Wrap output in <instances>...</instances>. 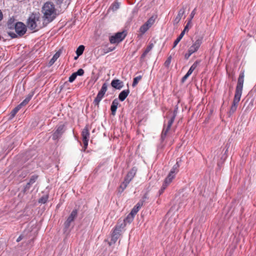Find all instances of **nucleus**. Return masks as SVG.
<instances>
[{"label":"nucleus","mask_w":256,"mask_h":256,"mask_svg":"<svg viewBox=\"0 0 256 256\" xmlns=\"http://www.w3.org/2000/svg\"><path fill=\"white\" fill-rule=\"evenodd\" d=\"M42 19L46 24L52 22L59 14V11L51 2L44 3L41 10Z\"/></svg>","instance_id":"nucleus-1"},{"label":"nucleus","mask_w":256,"mask_h":256,"mask_svg":"<svg viewBox=\"0 0 256 256\" xmlns=\"http://www.w3.org/2000/svg\"><path fill=\"white\" fill-rule=\"evenodd\" d=\"M47 24L44 22L38 14L32 13L28 20L27 26L34 32L46 26Z\"/></svg>","instance_id":"nucleus-2"},{"label":"nucleus","mask_w":256,"mask_h":256,"mask_svg":"<svg viewBox=\"0 0 256 256\" xmlns=\"http://www.w3.org/2000/svg\"><path fill=\"white\" fill-rule=\"evenodd\" d=\"M125 227V224L124 222H119L118 224L115 226L114 228L112 234V238L110 242V244H115L118 238H120L122 230Z\"/></svg>","instance_id":"nucleus-3"},{"label":"nucleus","mask_w":256,"mask_h":256,"mask_svg":"<svg viewBox=\"0 0 256 256\" xmlns=\"http://www.w3.org/2000/svg\"><path fill=\"white\" fill-rule=\"evenodd\" d=\"M244 72H241L238 78L234 94L242 96L243 85L244 82Z\"/></svg>","instance_id":"nucleus-4"},{"label":"nucleus","mask_w":256,"mask_h":256,"mask_svg":"<svg viewBox=\"0 0 256 256\" xmlns=\"http://www.w3.org/2000/svg\"><path fill=\"white\" fill-rule=\"evenodd\" d=\"M126 34L124 31L118 32L110 37V42L111 44H118L121 42L126 38Z\"/></svg>","instance_id":"nucleus-5"},{"label":"nucleus","mask_w":256,"mask_h":256,"mask_svg":"<svg viewBox=\"0 0 256 256\" xmlns=\"http://www.w3.org/2000/svg\"><path fill=\"white\" fill-rule=\"evenodd\" d=\"M90 132L88 126L86 125L82 130V140L84 143V151L88 148V142L90 138Z\"/></svg>","instance_id":"nucleus-6"},{"label":"nucleus","mask_w":256,"mask_h":256,"mask_svg":"<svg viewBox=\"0 0 256 256\" xmlns=\"http://www.w3.org/2000/svg\"><path fill=\"white\" fill-rule=\"evenodd\" d=\"M15 31L20 36H24L27 30L26 26L22 22H16L14 26Z\"/></svg>","instance_id":"nucleus-7"},{"label":"nucleus","mask_w":256,"mask_h":256,"mask_svg":"<svg viewBox=\"0 0 256 256\" xmlns=\"http://www.w3.org/2000/svg\"><path fill=\"white\" fill-rule=\"evenodd\" d=\"M66 128L64 124H60L57 128L56 130L54 132L52 135V138L53 140H59L65 132Z\"/></svg>","instance_id":"nucleus-8"},{"label":"nucleus","mask_w":256,"mask_h":256,"mask_svg":"<svg viewBox=\"0 0 256 256\" xmlns=\"http://www.w3.org/2000/svg\"><path fill=\"white\" fill-rule=\"evenodd\" d=\"M77 215L78 210L76 209L74 210L64 222L65 228L68 229L70 226L71 222L76 218Z\"/></svg>","instance_id":"nucleus-9"},{"label":"nucleus","mask_w":256,"mask_h":256,"mask_svg":"<svg viewBox=\"0 0 256 256\" xmlns=\"http://www.w3.org/2000/svg\"><path fill=\"white\" fill-rule=\"evenodd\" d=\"M204 33H201L199 35H196L195 37L196 41L193 44V53L198 49L200 46L204 38Z\"/></svg>","instance_id":"nucleus-10"},{"label":"nucleus","mask_w":256,"mask_h":256,"mask_svg":"<svg viewBox=\"0 0 256 256\" xmlns=\"http://www.w3.org/2000/svg\"><path fill=\"white\" fill-rule=\"evenodd\" d=\"M241 96L234 94L232 105L229 111L230 115L233 114L236 110L238 102L240 100Z\"/></svg>","instance_id":"nucleus-11"},{"label":"nucleus","mask_w":256,"mask_h":256,"mask_svg":"<svg viewBox=\"0 0 256 256\" xmlns=\"http://www.w3.org/2000/svg\"><path fill=\"white\" fill-rule=\"evenodd\" d=\"M38 178V176L36 174L32 175L30 179L29 182L26 184L24 187L23 192L24 193H26L29 190L30 188L32 185L34 184L36 180Z\"/></svg>","instance_id":"nucleus-12"},{"label":"nucleus","mask_w":256,"mask_h":256,"mask_svg":"<svg viewBox=\"0 0 256 256\" xmlns=\"http://www.w3.org/2000/svg\"><path fill=\"white\" fill-rule=\"evenodd\" d=\"M111 86L116 89L120 90L124 86V83L120 80L115 79L112 81Z\"/></svg>","instance_id":"nucleus-13"},{"label":"nucleus","mask_w":256,"mask_h":256,"mask_svg":"<svg viewBox=\"0 0 256 256\" xmlns=\"http://www.w3.org/2000/svg\"><path fill=\"white\" fill-rule=\"evenodd\" d=\"M136 168H132L127 174L126 176L125 177V179L130 181L132 180L134 177L135 176L136 172Z\"/></svg>","instance_id":"nucleus-14"},{"label":"nucleus","mask_w":256,"mask_h":256,"mask_svg":"<svg viewBox=\"0 0 256 256\" xmlns=\"http://www.w3.org/2000/svg\"><path fill=\"white\" fill-rule=\"evenodd\" d=\"M118 101L117 98L114 99L112 104L111 106H110V110L112 112V114L113 116H114L116 114V112L118 108Z\"/></svg>","instance_id":"nucleus-15"},{"label":"nucleus","mask_w":256,"mask_h":256,"mask_svg":"<svg viewBox=\"0 0 256 256\" xmlns=\"http://www.w3.org/2000/svg\"><path fill=\"white\" fill-rule=\"evenodd\" d=\"M129 93H130V90L128 89L122 90V92H120V94L118 95L119 100L120 101L123 102L126 98L128 96Z\"/></svg>","instance_id":"nucleus-16"},{"label":"nucleus","mask_w":256,"mask_h":256,"mask_svg":"<svg viewBox=\"0 0 256 256\" xmlns=\"http://www.w3.org/2000/svg\"><path fill=\"white\" fill-rule=\"evenodd\" d=\"M34 94V92H31L26 96V98L20 104L22 106L27 104Z\"/></svg>","instance_id":"nucleus-17"},{"label":"nucleus","mask_w":256,"mask_h":256,"mask_svg":"<svg viewBox=\"0 0 256 256\" xmlns=\"http://www.w3.org/2000/svg\"><path fill=\"white\" fill-rule=\"evenodd\" d=\"M184 14V10L183 9H180L179 10L177 16H176V17L175 18L174 20V24H176L179 22L181 20Z\"/></svg>","instance_id":"nucleus-18"},{"label":"nucleus","mask_w":256,"mask_h":256,"mask_svg":"<svg viewBox=\"0 0 256 256\" xmlns=\"http://www.w3.org/2000/svg\"><path fill=\"white\" fill-rule=\"evenodd\" d=\"M104 94L98 92L96 97L95 98L93 102V104L94 106H98L102 98H103Z\"/></svg>","instance_id":"nucleus-19"},{"label":"nucleus","mask_w":256,"mask_h":256,"mask_svg":"<svg viewBox=\"0 0 256 256\" xmlns=\"http://www.w3.org/2000/svg\"><path fill=\"white\" fill-rule=\"evenodd\" d=\"M61 52L60 50L56 52L54 56H52V58L50 59L48 62L49 66H52L54 62L56 60L60 57V54Z\"/></svg>","instance_id":"nucleus-20"},{"label":"nucleus","mask_w":256,"mask_h":256,"mask_svg":"<svg viewBox=\"0 0 256 256\" xmlns=\"http://www.w3.org/2000/svg\"><path fill=\"white\" fill-rule=\"evenodd\" d=\"M16 24L14 19L10 18L7 22V28L10 30H14Z\"/></svg>","instance_id":"nucleus-21"},{"label":"nucleus","mask_w":256,"mask_h":256,"mask_svg":"<svg viewBox=\"0 0 256 256\" xmlns=\"http://www.w3.org/2000/svg\"><path fill=\"white\" fill-rule=\"evenodd\" d=\"M180 165L178 164V162L177 161L176 164H174V166H172V168L171 169L170 173L176 175V174L178 173L179 170Z\"/></svg>","instance_id":"nucleus-22"},{"label":"nucleus","mask_w":256,"mask_h":256,"mask_svg":"<svg viewBox=\"0 0 256 256\" xmlns=\"http://www.w3.org/2000/svg\"><path fill=\"white\" fill-rule=\"evenodd\" d=\"M174 177V174L169 173L167 177L165 178L164 182L168 186Z\"/></svg>","instance_id":"nucleus-23"},{"label":"nucleus","mask_w":256,"mask_h":256,"mask_svg":"<svg viewBox=\"0 0 256 256\" xmlns=\"http://www.w3.org/2000/svg\"><path fill=\"white\" fill-rule=\"evenodd\" d=\"M134 216L131 213H130L126 218L122 222H124V224L126 225V222L130 223L132 222L134 218Z\"/></svg>","instance_id":"nucleus-24"},{"label":"nucleus","mask_w":256,"mask_h":256,"mask_svg":"<svg viewBox=\"0 0 256 256\" xmlns=\"http://www.w3.org/2000/svg\"><path fill=\"white\" fill-rule=\"evenodd\" d=\"M22 106L20 104H18L17 106H16L14 109L12 110L10 114V118H13L16 114L18 112V110L22 108Z\"/></svg>","instance_id":"nucleus-25"},{"label":"nucleus","mask_w":256,"mask_h":256,"mask_svg":"<svg viewBox=\"0 0 256 256\" xmlns=\"http://www.w3.org/2000/svg\"><path fill=\"white\" fill-rule=\"evenodd\" d=\"M150 28L145 23L142 25L140 28V32H141L142 34H144Z\"/></svg>","instance_id":"nucleus-26"},{"label":"nucleus","mask_w":256,"mask_h":256,"mask_svg":"<svg viewBox=\"0 0 256 256\" xmlns=\"http://www.w3.org/2000/svg\"><path fill=\"white\" fill-rule=\"evenodd\" d=\"M155 20L156 18L154 16H152L145 22V24L150 28L154 24Z\"/></svg>","instance_id":"nucleus-27"},{"label":"nucleus","mask_w":256,"mask_h":256,"mask_svg":"<svg viewBox=\"0 0 256 256\" xmlns=\"http://www.w3.org/2000/svg\"><path fill=\"white\" fill-rule=\"evenodd\" d=\"M84 50V46L83 45L80 46L76 50V54L78 55V56H81Z\"/></svg>","instance_id":"nucleus-28"},{"label":"nucleus","mask_w":256,"mask_h":256,"mask_svg":"<svg viewBox=\"0 0 256 256\" xmlns=\"http://www.w3.org/2000/svg\"><path fill=\"white\" fill-rule=\"evenodd\" d=\"M175 117H176V114H174L169 120H168V126H167V127L166 128H165V130H168V131L169 130L170 128H171V126L172 124V123L174 122V118H175Z\"/></svg>","instance_id":"nucleus-29"},{"label":"nucleus","mask_w":256,"mask_h":256,"mask_svg":"<svg viewBox=\"0 0 256 256\" xmlns=\"http://www.w3.org/2000/svg\"><path fill=\"white\" fill-rule=\"evenodd\" d=\"M192 74V66L190 67L186 74L182 78V82H184Z\"/></svg>","instance_id":"nucleus-30"},{"label":"nucleus","mask_w":256,"mask_h":256,"mask_svg":"<svg viewBox=\"0 0 256 256\" xmlns=\"http://www.w3.org/2000/svg\"><path fill=\"white\" fill-rule=\"evenodd\" d=\"M184 33H181L180 36L177 38L175 40V41L174 42V46L173 48H174L176 46V45L178 44V42H180L182 38L184 36Z\"/></svg>","instance_id":"nucleus-31"},{"label":"nucleus","mask_w":256,"mask_h":256,"mask_svg":"<svg viewBox=\"0 0 256 256\" xmlns=\"http://www.w3.org/2000/svg\"><path fill=\"white\" fill-rule=\"evenodd\" d=\"M113 11L116 10L120 8V3L118 2H114L110 6Z\"/></svg>","instance_id":"nucleus-32"},{"label":"nucleus","mask_w":256,"mask_h":256,"mask_svg":"<svg viewBox=\"0 0 256 256\" xmlns=\"http://www.w3.org/2000/svg\"><path fill=\"white\" fill-rule=\"evenodd\" d=\"M142 76H138L134 78V81L132 84V86L134 87L138 84V82L140 80Z\"/></svg>","instance_id":"nucleus-33"},{"label":"nucleus","mask_w":256,"mask_h":256,"mask_svg":"<svg viewBox=\"0 0 256 256\" xmlns=\"http://www.w3.org/2000/svg\"><path fill=\"white\" fill-rule=\"evenodd\" d=\"M107 88H108L107 84L106 83H104L102 84V87L100 90L98 92L104 94L107 90Z\"/></svg>","instance_id":"nucleus-34"},{"label":"nucleus","mask_w":256,"mask_h":256,"mask_svg":"<svg viewBox=\"0 0 256 256\" xmlns=\"http://www.w3.org/2000/svg\"><path fill=\"white\" fill-rule=\"evenodd\" d=\"M48 196H43L39 199L38 202L41 204H45L48 201Z\"/></svg>","instance_id":"nucleus-35"},{"label":"nucleus","mask_w":256,"mask_h":256,"mask_svg":"<svg viewBox=\"0 0 256 256\" xmlns=\"http://www.w3.org/2000/svg\"><path fill=\"white\" fill-rule=\"evenodd\" d=\"M172 56H170L168 57V58L166 60V62H164V65L166 67V68L169 67V66L170 64L171 61H172Z\"/></svg>","instance_id":"nucleus-36"},{"label":"nucleus","mask_w":256,"mask_h":256,"mask_svg":"<svg viewBox=\"0 0 256 256\" xmlns=\"http://www.w3.org/2000/svg\"><path fill=\"white\" fill-rule=\"evenodd\" d=\"M168 186V185H167L164 182L163 183L162 186L161 187V188L160 189V190L158 192L159 195H161L164 192V190L167 188Z\"/></svg>","instance_id":"nucleus-37"},{"label":"nucleus","mask_w":256,"mask_h":256,"mask_svg":"<svg viewBox=\"0 0 256 256\" xmlns=\"http://www.w3.org/2000/svg\"><path fill=\"white\" fill-rule=\"evenodd\" d=\"M127 186H126L125 184H121L120 186H119V188H118V192L119 193H122L124 190L126 188Z\"/></svg>","instance_id":"nucleus-38"},{"label":"nucleus","mask_w":256,"mask_h":256,"mask_svg":"<svg viewBox=\"0 0 256 256\" xmlns=\"http://www.w3.org/2000/svg\"><path fill=\"white\" fill-rule=\"evenodd\" d=\"M127 186H126L125 184H121L120 186H119V188H118V192L119 193H122L124 190L126 188Z\"/></svg>","instance_id":"nucleus-39"},{"label":"nucleus","mask_w":256,"mask_h":256,"mask_svg":"<svg viewBox=\"0 0 256 256\" xmlns=\"http://www.w3.org/2000/svg\"><path fill=\"white\" fill-rule=\"evenodd\" d=\"M76 74L75 72H74L70 77H69V78H68V81L70 82H73L75 79L76 78Z\"/></svg>","instance_id":"nucleus-40"},{"label":"nucleus","mask_w":256,"mask_h":256,"mask_svg":"<svg viewBox=\"0 0 256 256\" xmlns=\"http://www.w3.org/2000/svg\"><path fill=\"white\" fill-rule=\"evenodd\" d=\"M168 132V130H165V128H164L163 129V130L162 132V135H161V138L162 140H164L165 138L166 137Z\"/></svg>","instance_id":"nucleus-41"},{"label":"nucleus","mask_w":256,"mask_h":256,"mask_svg":"<svg viewBox=\"0 0 256 256\" xmlns=\"http://www.w3.org/2000/svg\"><path fill=\"white\" fill-rule=\"evenodd\" d=\"M144 204V200H140L136 204L135 206L136 208H137L138 210Z\"/></svg>","instance_id":"nucleus-42"},{"label":"nucleus","mask_w":256,"mask_h":256,"mask_svg":"<svg viewBox=\"0 0 256 256\" xmlns=\"http://www.w3.org/2000/svg\"><path fill=\"white\" fill-rule=\"evenodd\" d=\"M192 54V50H190V48L188 50V51L187 53L184 54V58L186 60H188L190 56Z\"/></svg>","instance_id":"nucleus-43"},{"label":"nucleus","mask_w":256,"mask_h":256,"mask_svg":"<svg viewBox=\"0 0 256 256\" xmlns=\"http://www.w3.org/2000/svg\"><path fill=\"white\" fill-rule=\"evenodd\" d=\"M76 74V76H82L84 74V70L82 68H80L79 70H78L75 72Z\"/></svg>","instance_id":"nucleus-44"},{"label":"nucleus","mask_w":256,"mask_h":256,"mask_svg":"<svg viewBox=\"0 0 256 256\" xmlns=\"http://www.w3.org/2000/svg\"><path fill=\"white\" fill-rule=\"evenodd\" d=\"M140 210H138L137 208H136L135 206L132 209L131 212L132 214L134 216H135L137 212L139 211Z\"/></svg>","instance_id":"nucleus-45"},{"label":"nucleus","mask_w":256,"mask_h":256,"mask_svg":"<svg viewBox=\"0 0 256 256\" xmlns=\"http://www.w3.org/2000/svg\"><path fill=\"white\" fill-rule=\"evenodd\" d=\"M8 36H10L12 38H14L17 37V35L16 33L13 32H8Z\"/></svg>","instance_id":"nucleus-46"},{"label":"nucleus","mask_w":256,"mask_h":256,"mask_svg":"<svg viewBox=\"0 0 256 256\" xmlns=\"http://www.w3.org/2000/svg\"><path fill=\"white\" fill-rule=\"evenodd\" d=\"M154 44H151L147 46L145 50L148 53V52H150Z\"/></svg>","instance_id":"nucleus-47"},{"label":"nucleus","mask_w":256,"mask_h":256,"mask_svg":"<svg viewBox=\"0 0 256 256\" xmlns=\"http://www.w3.org/2000/svg\"><path fill=\"white\" fill-rule=\"evenodd\" d=\"M189 24H190V22H188L187 24L184 27V30L181 33H184V34L185 32L188 30V28Z\"/></svg>","instance_id":"nucleus-48"},{"label":"nucleus","mask_w":256,"mask_h":256,"mask_svg":"<svg viewBox=\"0 0 256 256\" xmlns=\"http://www.w3.org/2000/svg\"><path fill=\"white\" fill-rule=\"evenodd\" d=\"M200 60H196L193 64V70L197 66L198 64L200 62Z\"/></svg>","instance_id":"nucleus-49"},{"label":"nucleus","mask_w":256,"mask_h":256,"mask_svg":"<svg viewBox=\"0 0 256 256\" xmlns=\"http://www.w3.org/2000/svg\"><path fill=\"white\" fill-rule=\"evenodd\" d=\"M148 198V193H146L144 196L142 197V200H144V202H145L146 200H147Z\"/></svg>","instance_id":"nucleus-50"},{"label":"nucleus","mask_w":256,"mask_h":256,"mask_svg":"<svg viewBox=\"0 0 256 256\" xmlns=\"http://www.w3.org/2000/svg\"><path fill=\"white\" fill-rule=\"evenodd\" d=\"M130 181L128 180H126V179L124 178V181L122 182V184H125V185H126V186H128V185L129 184V183H130Z\"/></svg>","instance_id":"nucleus-51"},{"label":"nucleus","mask_w":256,"mask_h":256,"mask_svg":"<svg viewBox=\"0 0 256 256\" xmlns=\"http://www.w3.org/2000/svg\"><path fill=\"white\" fill-rule=\"evenodd\" d=\"M148 54V52H146V50H144V52H143V54H142V55L141 56V57L140 58L142 59V58H145V56H146V54Z\"/></svg>","instance_id":"nucleus-52"},{"label":"nucleus","mask_w":256,"mask_h":256,"mask_svg":"<svg viewBox=\"0 0 256 256\" xmlns=\"http://www.w3.org/2000/svg\"><path fill=\"white\" fill-rule=\"evenodd\" d=\"M23 238H24V236H23L22 234L20 235V236L18 237V238H17V240H16V242H20L21 240H22L23 239Z\"/></svg>","instance_id":"nucleus-53"},{"label":"nucleus","mask_w":256,"mask_h":256,"mask_svg":"<svg viewBox=\"0 0 256 256\" xmlns=\"http://www.w3.org/2000/svg\"><path fill=\"white\" fill-rule=\"evenodd\" d=\"M63 0H55L56 2L58 4H61Z\"/></svg>","instance_id":"nucleus-54"},{"label":"nucleus","mask_w":256,"mask_h":256,"mask_svg":"<svg viewBox=\"0 0 256 256\" xmlns=\"http://www.w3.org/2000/svg\"><path fill=\"white\" fill-rule=\"evenodd\" d=\"M114 48H108V51H107V52H112V50H114Z\"/></svg>","instance_id":"nucleus-55"},{"label":"nucleus","mask_w":256,"mask_h":256,"mask_svg":"<svg viewBox=\"0 0 256 256\" xmlns=\"http://www.w3.org/2000/svg\"><path fill=\"white\" fill-rule=\"evenodd\" d=\"M2 16H3L2 13L1 12V10H0V21L2 19Z\"/></svg>","instance_id":"nucleus-56"},{"label":"nucleus","mask_w":256,"mask_h":256,"mask_svg":"<svg viewBox=\"0 0 256 256\" xmlns=\"http://www.w3.org/2000/svg\"><path fill=\"white\" fill-rule=\"evenodd\" d=\"M177 110H178V108H176L174 111V114L173 116L175 114L176 115V113H177Z\"/></svg>","instance_id":"nucleus-57"},{"label":"nucleus","mask_w":256,"mask_h":256,"mask_svg":"<svg viewBox=\"0 0 256 256\" xmlns=\"http://www.w3.org/2000/svg\"><path fill=\"white\" fill-rule=\"evenodd\" d=\"M188 155L190 156V152H188V154H187V157L188 156Z\"/></svg>","instance_id":"nucleus-58"},{"label":"nucleus","mask_w":256,"mask_h":256,"mask_svg":"<svg viewBox=\"0 0 256 256\" xmlns=\"http://www.w3.org/2000/svg\"><path fill=\"white\" fill-rule=\"evenodd\" d=\"M78 56L76 57H74V60H76L78 58Z\"/></svg>","instance_id":"nucleus-59"},{"label":"nucleus","mask_w":256,"mask_h":256,"mask_svg":"<svg viewBox=\"0 0 256 256\" xmlns=\"http://www.w3.org/2000/svg\"><path fill=\"white\" fill-rule=\"evenodd\" d=\"M190 16L191 18H192V12L190 14Z\"/></svg>","instance_id":"nucleus-60"}]
</instances>
